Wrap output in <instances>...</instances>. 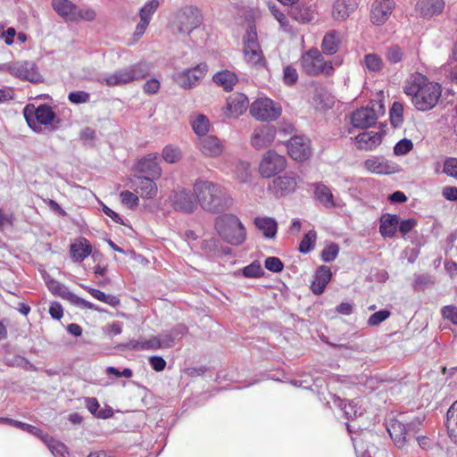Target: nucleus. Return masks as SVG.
Returning a JSON list of instances; mask_svg holds the SVG:
<instances>
[{
    "label": "nucleus",
    "mask_w": 457,
    "mask_h": 457,
    "mask_svg": "<svg viewBox=\"0 0 457 457\" xmlns=\"http://www.w3.org/2000/svg\"><path fill=\"white\" fill-rule=\"evenodd\" d=\"M25 120L30 129L35 132H42L48 129L54 120L55 113L52 108L45 104L36 105L28 104L23 109Z\"/></svg>",
    "instance_id": "6"
},
{
    "label": "nucleus",
    "mask_w": 457,
    "mask_h": 457,
    "mask_svg": "<svg viewBox=\"0 0 457 457\" xmlns=\"http://www.w3.org/2000/svg\"><path fill=\"white\" fill-rule=\"evenodd\" d=\"M298 185V177L290 171L276 177L269 185L268 191L276 198L286 197L295 192Z\"/></svg>",
    "instance_id": "13"
},
{
    "label": "nucleus",
    "mask_w": 457,
    "mask_h": 457,
    "mask_svg": "<svg viewBox=\"0 0 457 457\" xmlns=\"http://www.w3.org/2000/svg\"><path fill=\"white\" fill-rule=\"evenodd\" d=\"M299 62L303 71L309 76L330 77L334 74L333 62H327L317 48L303 53Z\"/></svg>",
    "instance_id": "5"
},
{
    "label": "nucleus",
    "mask_w": 457,
    "mask_h": 457,
    "mask_svg": "<svg viewBox=\"0 0 457 457\" xmlns=\"http://www.w3.org/2000/svg\"><path fill=\"white\" fill-rule=\"evenodd\" d=\"M339 253V247L336 244H330L329 245L326 246L322 253H321V258L324 262H332L334 261Z\"/></svg>",
    "instance_id": "54"
},
{
    "label": "nucleus",
    "mask_w": 457,
    "mask_h": 457,
    "mask_svg": "<svg viewBox=\"0 0 457 457\" xmlns=\"http://www.w3.org/2000/svg\"><path fill=\"white\" fill-rule=\"evenodd\" d=\"M148 72V64L140 62L106 74L99 79L98 82L107 87H120L144 79Z\"/></svg>",
    "instance_id": "4"
},
{
    "label": "nucleus",
    "mask_w": 457,
    "mask_h": 457,
    "mask_svg": "<svg viewBox=\"0 0 457 457\" xmlns=\"http://www.w3.org/2000/svg\"><path fill=\"white\" fill-rule=\"evenodd\" d=\"M59 296L64 299L69 300L71 303L75 304L76 306L81 308V309H91L97 312H101L102 310L98 307H96L94 303L82 299L74 294L67 291V289L63 287H61L59 285Z\"/></svg>",
    "instance_id": "39"
},
{
    "label": "nucleus",
    "mask_w": 457,
    "mask_h": 457,
    "mask_svg": "<svg viewBox=\"0 0 457 457\" xmlns=\"http://www.w3.org/2000/svg\"><path fill=\"white\" fill-rule=\"evenodd\" d=\"M417 226V220L415 219H408L404 220H399L398 229L403 237H405L410 231H411Z\"/></svg>",
    "instance_id": "63"
},
{
    "label": "nucleus",
    "mask_w": 457,
    "mask_h": 457,
    "mask_svg": "<svg viewBox=\"0 0 457 457\" xmlns=\"http://www.w3.org/2000/svg\"><path fill=\"white\" fill-rule=\"evenodd\" d=\"M243 54L245 62L251 67L263 68L266 61L258 42L257 31L254 26H249L243 39Z\"/></svg>",
    "instance_id": "7"
},
{
    "label": "nucleus",
    "mask_w": 457,
    "mask_h": 457,
    "mask_svg": "<svg viewBox=\"0 0 457 457\" xmlns=\"http://www.w3.org/2000/svg\"><path fill=\"white\" fill-rule=\"evenodd\" d=\"M444 0H419L416 4L417 12L424 19H431L442 13Z\"/></svg>",
    "instance_id": "25"
},
{
    "label": "nucleus",
    "mask_w": 457,
    "mask_h": 457,
    "mask_svg": "<svg viewBox=\"0 0 457 457\" xmlns=\"http://www.w3.org/2000/svg\"><path fill=\"white\" fill-rule=\"evenodd\" d=\"M249 112L257 120L274 121L282 113L279 103L263 96L255 99L249 106Z\"/></svg>",
    "instance_id": "10"
},
{
    "label": "nucleus",
    "mask_w": 457,
    "mask_h": 457,
    "mask_svg": "<svg viewBox=\"0 0 457 457\" xmlns=\"http://www.w3.org/2000/svg\"><path fill=\"white\" fill-rule=\"evenodd\" d=\"M385 112L386 108L381 100H372L368 106L357 109L353 112L351 122L355 128H369L374 125Z\"/></svg>",
    "instance_id": "9"
},
{
    "label": "nucleus",
    "mask_w": 457,
    "mask_h": 457,
    "mask_svg": "<svg viewBox=\"0 0 457 457\" xmlns=\"http://www.w3.org/2000/svg\"><path fill=\"white\" fill-rule=\"evenodd\" d=\"M215 228L221 238L232 245H240L246 238L244 225L234 214H223L217 217Z\"/></svg>",
    "instance_id": "3"
},
{
    "label": "nucleus",
    "mask_w": 457,
    "mask_h": 457,
    "mask_svg": "<svg viewBox=\"0 0 457 457\" xmlns=\"http://www.w3.org/2000/svg\"><path fill=\"white\" fill-rule=\"evenodd\" d=\"M159 341L160 349L170 348L176 344V339L173 337V335L170 333V331H165L157 337Z\"/></svg>",
    "instance_id": "57"
},
{
    "label": "nucleus",
    "mask_w": 457,
    "mask_h": 457,
    "mask_svg": "<svg viewBox=\"0 0 457 457\" xmlns=\"http://www.w3.org/2000/svg\"><path fill=\"white\" fill-rule=\"evenodd\" d=\"M413 147V143L411 139L403 138L400 140L394 147L395 155H404L408 154Z\"/></svg>",
    "instance_id": "53"
},
{
    "label": "nucleus",
    "mask_w": 457,
    "mask_h": 457,
    "mask_svg": "<svg viewBox=\"0 0 457 457\" xmlns=\"http://www.w3.org/2000/svg\"><path fill=\"white\" fill-rule=\"evenodd\" d=\"M276 128L271 125H261L253 129L251 136V145L262 149L272 144L276 137Z\"/></svg>",
    "instance_id": "19"
},
{
    "label": "nucleus",
    "mask_w": 457,
    "mask_h": 457,
    "mask_svg": "<svg viewBox=\"0 0 457 457\" xmlns=\"http://www.w3.org/2000/svg\"><path fill=\"white\" fill-rule=\"evenodd\" d=\"M287 147L289 156L297 162H303L312 154L311 141L304 136L293 137Z\"/></svg>",
    "instance_id": "17"
},
{
    "label": "nucleus",
    "mask_w": 457,
    "mask_h": 457,
    "mask_svg": "<svg viewBox=\"0 0 457 457\" xmlns=\"http://www.w3.org/2000/svg\"><path fill=\"white\" fill-rule=\"evenodd\" d=\"M443 171L457 179V158H447L444 162Z\"/></svg>",
    "instance_id": "59"
},
{
    "label": "nucleus",
    "mask_w": 457,
    "mask_h": 457,
    "mask_svg": "<svg viewBox=\"0 0 457 457\" xmlns=\"http://www.w3.org/2000/svg\"><path fill=\"white\" fill-rule=\"evenodd\" d=\"M241 273L245 278H261L264 274V271L260 262L254 261L251 264L243 268L241 270Z\"/></svg>",
    "instance_id": "49"
},
{
    "label": "nucleus",
    "mask_w": 457,
    "mask_h": 457,
    "mask_svg": "<svg viewBox=\"0 0 457 457\" xmlns=\"http://www.w3.org/2000/svg\"><path fill=\"white\" fill-rule=\"evenodd\" d=\"M207 71V64L200 63L191 69L175 72L173 74V79L182 88H191L204 79Z\"/></svg>",
    "instance_id": "15"
},
{
    "label": "nucleus",
    "mask_w": 457,
    "mask_h": 457,
    "mask_svg": "<svg viewBox=\"0 0 457 457\" xmlns=\"http://www.w3.org/2000/svg\"><path fill=\"white\" fill-rule=\"evenodd\" d=\"M162 158L166 162L175 163L181 159V152L176 146L166 145L162 150Z\"/></svg>",
    "instance_id": "50"
},
{
    "label": "nucleus",
    "mask_w": 457,
    "mask_h": 457,
    "mask_svg": "<svg viewBox=\"0 0 457 457\" xmlns=\"http://www.w3.org/2000/svg\"><path fill=\"white\" fill-rule=\"evenodd\" d=\"M135 170L146 174L153 179H159L162 176V168L158 162L157 154H149L140 159L135 165Z\"/></svg>",
    "instance_id": "23"
},
{
    "label": "nucleus",
    "mask_w": 457,
    "mask_h": 457,
    "mask_svg": "<svg viewBox=\"0 0 457 457\" xmlns=\"http://www.w3.org/2000/svg\"><path fill=\"white\" fill-rule=\"evenodd\" d=\"M68 98L73 104H84L89 101L90 95L85 91H74L69 94Z\"/></svg>",
    "instance_id": "62"
},
{
    "label": "nucleus",
    "mask_w": 457,
    "mask_h": 457,
    "mask_svg": "<svg viewBox=\"0 0 457 457\" xmlns=\"http://www.w3.org/2000/svg\"><path fill=\"white\" fill-rule=\"evenodd\" d=\"M317 234L314 230L308 231L303 237L299 245V251L302 253H308L311 252L316 243Z\"/></svg>",
    "instance_id": "47"
},
{
    "label": "nucleus",
    "mask_w": 457,
    "mask_h": 457,
    "mask_svg": "<svg viewBox=\"0 0 457 457\" xmlns=\"http://www.w3.org/2000/svg\"><path fill=\"white\" fill-rule=\"evenodd\" d=\"M363 64L370 72H379L384 67L383 60L377 54H368L364 56Z\"/></svg>",
    "instance_id": "43"
},
{
    "label": "nucleus",
    "mask_w": 457,
    "mask_h": 457,
    "mask_svg": "<svg viewBox=\"0 0 457 457\" xmlns=\"http://www.w3.org/2000/svg\"><path fill=\"white\" fill-rule=\"evenodd\" d=\"M363 166L371 173L375 174H390L393 172V168L389 165L388 162L384 158L373 156L367 159Z\"/></svg>",
    "instance_id": "33"
},
{
    "label": "nucleus",
    "mask_w": 457,
    "mask_h": 457,
    "mask_svg": "<svg viewBox=\"0 0 457 457\" xmlns=\"http://www.w3.org/2000/svg\"><path fill=\"white\" fill-rule=\"evenodd\" d=\"M91 251V245L86 238H80L71 245V255L76 262H82Z\"/></svg>",
    "instance_id": "35"
},
{
    "label": "nucleus",
    "mask_w": 457,
    "mask_h": 457,
    "mask_svg": "<svg viewBox=\"0 0 457 457\" xmlns=\"http://www.w3.org/2000/svg\"><path fill=\"white\" fill-rule=\"evenodd\" d=\"M201 153L208 157H217L223 152L222 142L215 136L210 135L199 139Z\"/></svg>",
    "instance_id": "26"
},
{
    "label": "nucleus",
    "mask_w": 457,
    "mask_h": 457,
    "mask_svg": "<svg viewBox=\"0 0 457 457\" xmlns=\"http://www.w3.org/2000/svg\"><path fill=\"white\" fill-rule=\"evenodd\" d=\"M441 313L443 317L450 320L453 324L457 325V307L454 305H446L442 308Z\"/></svg>",
    "instance_id": "61"
},
{
    "label": "nucleus",
    "mask_w": 457,
    "mask_h": 457,
    "mask_svg": "<svg viewBox=\"0 0 457 457\" xmlns=\"http://www.w3.org/2000/svg\"><path fill=\"white\" fill-rule=\"evenodd\" d=\"M86 289L94 298H96L103 303H105L112 307H115L120 304L119 298L114 295H106L105 293H104L98 289L88 287H87Z\"/></svg>",
    "instance_id": "45"
},
{
    "label": "nucleus",
    "mask_w": 457,
    "mask_h": 457,
    "mask_svg": "<svg viewBox=\"0 0 457 457\" xmlns=\"http://www.w3.org/2000/svg\"><path fill=\"white\" fill-rule=\"evenodd\" d=\"M126 347L133 351H154L160 349V345L157 337L152 336L149 338L132 339L127 343Z\"/></svg>",
    "instance_id": "32"
},
{
    "label": "nucleus",
    "mask_w": 457,
    "mask_h": 457,
    "mask_svg": "<svg viewBox=\"0 0 457 457\" xmlns=\"http://www.w3.org/2000/svg\"><path fill=\"white\" fill-rule=\"evenodd\" d=\"M398 225V215L384 213L379 220V232L383 237H394L397 232Z\"/></svg>",
    "instance_id": "29"
},
{
    "label": "nucleus",
    "mask_w": 457,
    "mask_h": 457,
    "mask_svg": "<svg viewBox=\"0 0 457 457\" xmlns=\"http://www.w3.org/2000/svg\"><path fill=\"white\" fill-rule=\"evenodd\" d=\"M237 80V74L228 70L219 71L213 76V81L226 91L232 90Z\"/></svg>",
    "instance_id": "37"
},
{
    "label": "nucleus",
    "mask_w": 457,
    "mask_h": 457,
    "mask_svg": "<svg viewBox=\"0 0 457 457\" xmlns=\"http://www.w3.org/2000/svg\"><path fill=\"white\" fill-rule=\"evenodd\" d=\"M76 19L74 21L84 20L87 21H91L96 19V12L91 8H85V9H78L76 10Z\"/></svg>",
    "instance_id": "64"
},
{
    "label": "nucleus",
    "mask_w": 457,
    "mask_h": 457,
    "mask_svg": "<svg viewBox=\"0 0 457 457\" xmlns=\"http://www.w3.org/2000/svg\"><path fill=\"white\" fill-rule=\"evenodd\" d=\"M337 404L344 411V413L347 419H354L358 416H361L364 411L361 399H353L348 403L339 399L337 401Z\"/></svg>",
    "instance_id": "36"
},
{
    "label": "nucleus",
    "mask_w": 457,
    "mask_h": 457,
    "mask_svg": "<svg viewBox=\"0 0 457 457\" xmlns=\"http://www.w3.org/2000/svg\"><path fill=\"white\" fill-rule=\"evenodd\" d=\"M120 197L121 203L130 209H133L138 205L139 199L137 193L125 190L120 194Z\"/></svg>",
    "instance_id": "52"
},
{
    "label": "nucleus",
    "mask_w": 457,
    "mask_h": 457,
    "mask_svg": "<svg viewBox=\"0 0 457 457\" xmlns=\"http://www.w3.org/2000/svg\"><path fill=\"white\" fill-rule=\"evenodd\" d=\"M146 176H135L130 179L131 187L135 192L144 199H153L157 195V185Z\"/></svg>",
    "instance_id": "20"
},
{
    "label": "nucleus",
    "mask_w": 457,
    "mask_h": 457,
    "mask_svg": "<svg viewBox=\"0 0 457 457\" xmlns=\"http://www.w3.org/2000/svg\"><path fill=\"white\" fill-rule=\"evenodd\" d=\"M190 125L193 131L201 137H207V133L210 129L211 124L209 119L202 114H196L195 117L190 119Z\"/></svg>",
    "instance_id": "40"
},
{
    "label": "nucleus",
    "mask_w": 457,
    "mask_h": 457,
    "mask_svg": "<svg viewBox=\"0 0 457 457\" xmlns=\"http://www.w3.org/2000/svg\"><path fill=\"white\" fill-rule=\"evenodd\" d=\"M314 195L315 198L322 204L325 208L331 209L341 206V202L335 199L330 188L322 183H317L314 185Z\"/></svg>",
    "instance_id": "28"
},
{
    "label": "nucleus",
    "mask_w": 457,
    "mask_h": 457,
    "mask_svg": "<svg viewBox=\"0 0 457 457\" xmlns=\"http://www.w3.org/2000/svg\"><path fill=\"white\" fill-rule=\"evenodd\" d=\"M287 159L274 150L267 151L259 163V173L262 178H271L282 172L287 167Z\"/></svg>",
    "instance_id": "12"
},
{
    "label": "nucleus",
    "mask_w": 457,
    "mask_h": 457,
    "mask_svg": "<svg viewBox=\"0 0 457 457\" xmlns=\"http://www.w3.org/2000/svg\"><path fill=\"white\" fill-rule=\"evenodd\" d=\"M255 227L262 231L263 236L267 238L275 237L278 231V223L275 219L270 217H256L254 219Z\"/></svg>",
    "instance_id": "34"
},
{
    "label": "nucleus",
    "mask_w": 457,
    "mask_h": 457,
    "mask_svg": "<svg viewBox=\"0 0 457 457\" xmlns=\"http://www.w3.org/2000/svg\"><path fill=\"white\" fill-rule=\"evenodd\" d=\"M283 79L287 85L295 84L298 79V73L296 69L291 65L286 66L283 71Z\"/></svg>",
    "instance_id": "56"
},
{
    "label": "nucleus",
    "mask_w": 457,
    "mask_h": 457,
    "mask_svg": "<svg viewBox=\"0 0 457 457\" xmlns=\"http://www.w3.org/2000/svg\"><path fill=\"white\" fill-rule=\"evenodd\" d=\"M236 177L239 182L246 183L251 178L250 164L245 162H241L237 165Z\"/></svg>",
    "instance_id": "51"
},
{
    "label": "nucleus",
    "mask_w": 457,
    "mask_h": 457,
    "mask_svg": "<svg viewBox=\"0 0 457 457\" xmlns=\"http://www.w3.org/2000/svg\"><path fill=\"white\" fill-rule=\"evenodd\" d=\"M194 193L201 207L210 212H222L232 204L223 187L208 180H197L194 185Z\"/></svg>",
    "instance_id": "2"
},
{
    "label": "nucleus",
    "mask_w": 457,
    "mask_h": 457,
    "mask_svg": "<svg viewBox=\"0 0 457 457\" xmlns=\"http://www.w3.org/2000/svg\"><path fill=\"white\" fill-rule=\"evenodd\" d=\"M158 6V0H149L142 6V8L139 11L140 21L137 25L135 30L136 36L141 37L145 33Z\"/></svg>",
    "instance_id": "24"
},
{
    "label": "nucleus",
    "mask_w": 457,
    "mask_h": 457,
    "mask_svg": "<svg viewBox=\"0 0 457 457\" xmlns=\"http://www.w3.org/2000/svg\"><path fill=\"white\" fill-rule=\"evenodd\" d=\"M269 9L273 15V17L276 19V21L278 22L280 28L282 30L286 32L291 31V26L289 23V21L283 11H281L278 7L276 6V4H269Z\"/></svg>",
    "instance_id": "46"
},
{
    "label": "nucleus",
    "mask_w": 457,
    "mask_h": 457,
    "mask_svg": "<svg viewBox=\"0 0 457 457\" xmlns=\"http://www.w3.org/2000/svg\"><path fill=\"white\" fill-rule=\"evenodd\" d=\"M202 21L201 11L195 6L187 5L175 13L172 26L177 32L189 35L201 25Z\"/></svg>",
    "instance_id": "8"
},
{
    "label": "nucleus",
    "mask_w": 457,
    "mask_h": 457,
    "mask_svg": "<svg viewBox=\"0 0 457 457\" xmlns=\"http://www.w3.org/2000/svg\"><path fill=\"white\" fill-rule=\"evenodd\" d=\"M170 202L176 211L191 212L195 208V201L190 191L185 188H178L170 194Z\"/></svg>",
    "instance_id": "18"
},
{
    "label": "nucleus",
    "mask_w": 457,
    "mask_h": 457,
    "mask_svg": "<svg viewBox=\"0 0 457 457\" xmlns=\"http://www.w3.org/2000/svg\"><path fill=\"white\" fill-rule=\"evenodd\" d=\"M420 424L421 420L420 418L410 422L407 426L400 420H392L387 424L386 429L395 445L402 448L404 446L407 437H411V435L417 433Z\"/></svg>",
    "instance_id": "11"
},
{
    "label": "nucleus",
    "mask_w": 457,
    "mask_h": 457,
    "mask_svg": "<svg viewBox=\"0 0 457 457\" xmlns=\"http://www.w3.org/2000/svg\"><path fill=\"white\" fill-rule=\"evenodd\" d=\"M332 277L330 269L327 266H320L314 276L312 283V290L315 295L323 293L326 286L328 284Z\"/></svg>",
    "instance_id": "31"
},
{
    "label": "nucleus",
    "mask_w": 457,
    "mask_h": 457,
    "mask_svg": "<svg viewBox=\"0 0 457 457\" xmlns=\"http://www.w3.org/2000/svg\"><path fill=\"white\" fill-rule=\"evenodd\" d=\"M394 8V0H375L370 9L371 22L377 25L385 23L390 17Z\"/></svg>",
    "instance_id": "21"
},
{
    "label": "nucleus",
    "mask_w": 457,
    "mask_h": 457,
    "mask_svg": "<svg viewBox=\"0 0 457 457\" xmlns=\"http://www.w3.org/2000/svg\"><path fill=\"white\" fill-rule=\"evenodd\" d=\"M390 316V312L387 310L378 311L372 315L368 320V324L370 326H378L384 320H386Z\"/></svg>",
    "instance_id": "58"
},
{
    "label": "nucleus",
    "mask_w": 457,
    "mask_h": 457,
    "mask_svg": "<svg viewBox=\"0 0 457 457\" xmlns=\"http://www.w3.org/2000/svg\"><path fill=\"white\" fill-rule=\"evenodd\" d=\"M248 97L243 93H234L230 95L222 108L224 117L228 119H237L241 116L249 108Z\"/></svg>",
    "instance_id": "16"
},
{
    "label": "nucleus",
    "mask_w": 457,
    "mask_h": 457,
    "mask_svg": "<svg viewBox=\"0 0 457 457\" xmlns=\"http://www.w3.org/2000/svg\"><path fill=\"white\" fill-rule=\"evenodd\" d=\"M360 0H337L333 4L332 16L337 21L346 20L359 5Z\"/></svg>",
    "instance_id": "27"
},
{
    "label": "nucleus",
    "mask_w": 457,
    "mask_h": 457,
    "mask_svg": "<svg viewBox=\"0 0 457 457\" xmlns=\"http://www.w3.org/2000/svg\"><path fill=\"white\" fill-rule=\"evenodd\" d=\"M403 53L398 46H393L386 52V59L391 63H397L402 61Z\"/></svg>",
    "instance_id": "60"
},
{
    "label": "nucleus",
    "mask_w": 457,
    "mask_h": 457,
    "mask_svg": "<svg viewBox=\"0 0 457 457\" xmlns=\"http://www.w3.org/2000/svg\"><path fill=\"white\" fill-rule=\"evenodd\" d=\"M265 268L272 272L278 273L283 270L284 264L278 257H268L264 261Z\"/></svg>",
    "instance_id": "55"
},
{
    "label": "nucleus",
    "mask_w": 457,
    "mask_h": 457,
    "mask_svg": "<svg viewBox=\"0 0 457 457\" xmlns=\"http://www.w3.org/2000/svg\"><path fill=\"white\" fill-rule=\"evenodd\" d=\"M77 7L68 0H59V16L66 21H74L76 19Z\"/></svg>",
    "instance_id": "44"
},
{
    "label": "nucleus",
    "mask_w": 457,
    "mask_h": 457,
    "mask_svg": "<svg viewBox=\"0 0 457 457\" xmlns=\"http://www.w3.org/2000/svg\"><path fill=\"white\" fill-rule=\"evenodd\" d=\"M357 147L363 150H372L381 143V135L375 131H364L355 137Z\"/></svg>",
    "instance_id": "30"
},
{
    "label": "nucleus",
    "mask_w": 457,
    "mask_h": 457,
    "mask_svg": "<svg viewBox=\"0 0 457 457\" xmlns=\"http://www.w3.org/2000/svg\"><path fill=\"white\" fill-rule=\"evenodd\" d=\"M9 74L21 80H27L32 83H38L43 79L36 63L29 60L11 62Z\"/></svg>",
    "instance_id": "14"
},
{
    "label": "nucleus",
    "mask_w": 457,
    "mask_h": 457,
    "mask_svg": "<svg viewBox=\"0 0 457 457\" xmlns=\"http://www.w3.org/2000/svg\"><path fill=\"white\" fill-rule=\"evenodd\" d=\"M340 39L336 31L327 33L321 43V49L323 54L332 55L337 52L339 48Z\"/></svg>",
    "instance_id": "41"
},
{
    "label": "nucleus",
    "mask_w": 457,
    "mask_h": 457,
    "mask_svg": "<svg viewBox=\"0 0 457 457\" xmlns=\"http://www.w3.org/2000/svg\"><path fill=\"white\" fill-rule=\"evenodd\" d=\"M445 426L451 440L457 443V400L449 407L446 412Z\"/></svg>",
    "instance_id": "38"
},
{
    "label": "nucleus",
    "mask_w": 457,
    "mask_h": 457,
    "mask_svg": "<svg viewBox=\"0 0 457 457\" xmlns=\"http://www.w3.org/2000/svg\"><path fill=\"white\" fill-rule=\"evenodd\" d=\"M403 92L411 98L417 110L426 112L436 105L442 88L438 83L430 81L426 76L417 72L405 81Z\"/></svg>",
    "instance_id": "1"
},
{
    "label": "nucleus",
    "mask_w": 457,
    "mask_h": 457,
    "mask_svg": "<svg viewBox=\"0 0 457 457\" xmlns=\"http://www.w3.org/2000/svg\"><path fill=\"white\" fill-rule=\"evenodd\" d=\"M293 19L300 23H308L314 20V12L310 7H295L291 11Z\"/></svg>",
    "instance_id": "42"
},
{
    "label": "nucleus",
    "mask_w": 457,
    "mask_h": 457,
    "mask_svg": "<svg viewBox=\"0 0 457 457\" xmlns=\"http://www.w3.org/2000/svg\"><path fill=\"white\" fill-rule=\"evenodd\" d=\"M8 425L21 428L40 438L47 446L52 454L54 456L55 455V451L57 449V441L54 438L48 436V435L45 434L40 428L30 424H27L15 420H8Z\"/></svg>",
    "instance_id": "22"
},
{
    "label": "nucleus",
    "mask_w": 457,
    "mask_h": 457,
    "mask_svg": "<svg viewBox=\"0 0 457 457\" xmlns=\"http://www.w3.org/2000/svg\"><path fill=\"white\" fill-rule=\"evenodd\" d=\"M390 120L395 128L402 125L403 121V105L399 102H395L390 108Z\"/></svg>",
    "instance_id": "48"
}]
</instances>
